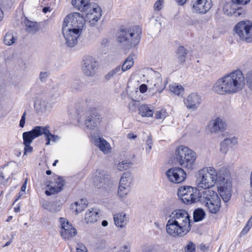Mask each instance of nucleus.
Instances as JSON below:
<instances>
[{
  "instance_id": "3",
  "label": "nucleus",
  "mask_w": 252,
  "mask_h": 252,
  "mask_svg": "<svg viewBox=\"0 0 252 252\" xmlns=\"http://www.w3.org/2000/svg\"><path fill=\"white\" fill-rule=\"evenodd\" d=\"M224 170L218 173L211 166L205 167L199 170L196 175L195 185L198 189H208L213 187L217 182L222 183L225 180Z\"/></svg>"
},
{
  "instance_id": "43",
  "label": "nucleus",
  "mask_w": 252,
  "mask_h": 252,
  "mask_svg": "<svg viewBox=\"0 0 252 252\" xmlns=\"http://www.w3.org/2000/svg\"><path fill=\"white\" fill-rule=\"evenodd\" d=\"M123 72L121 69V67L118 66L115 68L109 71L106 75L105 79L107 80H110L116 75H120Z\"/></svg>"
},
{
  "instance_id": "28",
  "label": "nucleus",
  "mask_w": 252,
  "mask_h": 252,
  "mask_svg": "<svg viewBox=\"0 0 252 252\" xmlns=\"http://www.w3.org/2000/svg\"><path fill=\"white\" fill-rule=\"evenodd\" d=\"M94 144L104 154H107L111 152V148L110 144L103 138H96L94 140Z\"/></svg>"
},
{
  "instance_id": "7",
  "label": "nucleus",
  "mask_w": 252,
  "mask_h": 252,
  "mask_svg": "<svg viewBox=\"0 0 252 252\" xmlns=\"http://www.w3.org/2000/svg\"><path fill=\"white\" fill-rule=\"evenodd\" d=\"M147 82L149 90H155L159 93H161L165 89L167 83L165 81L162 82L160 73L152 69L148 70Z\"/></svg>"
},
{
  "instance_id": "14",
  "label": "nucleus",
  "mask_w": 252,
  "mask_h": 252,
  "mask_svg": "<svg viewBox=\"0 0 252 252\" xmlns=\"http://www.w3.org/2000/svg\"><path fill=\"white\" fill-rule=\"evenodd\" d=\"M168 180L173 183L179 184L183 182L186 178V173L180 167L170 168L166 172Z\"/></svg>"
},
{
  "instance_id": "38",
  "label": "nucleus",
  "mask_w": 252,
  "mask_h": 252,
  "mask_svg": "<svg viewBox=\"0 0 252 252\" xmlns=\"http://www.w3.org/2000/svg\"><path fill=\"white\" fill-rule=\"evenodd\" d=\"M193 216L195 221H199L204 218L205 213L202 209L198 208L194 211Z\"/></svg>"
},
{
  "instance_id": "49",
  "label": "nucleus",
  "mask_w": 252,
  "mask_h": 252,
  "mask_svg": "<svg viewBox=\"0 0 252 252\" xmlns=\"http://www.w3.org/2000/svg\"><path fill=\"white\" fill-rule=\"evenodd\" d=\"M153 145V140L150 136H148L147 140L146 142V150L147 152L150 153L152 149Z\"/></svg>"
},
{
  "instance_id": "30",
  "label": "nucleus",
  "mask_w": 252,
  "mask_h": 252,
  "mask_svg": "<svg viewBox=\"0 0 252 252\" xmlns=\"http://www.w3.org/2000/svg\"><path fill=\"white\" fill-rule=\"evenodd\" d=\"M98 218V210L96 209L93 208L91 210H88L85 214V220L88 224L95 222Z\"/></svg>"
},
{
  "instance_id": "13",
  "label": "nucleus",
  "mask_w": 252,
  "mask_h": 252,
  "mask_svg": "<svg viewBox=\"0 0 252 252\" xmlns=\"http://www.w3.org/2000/svg\"><path fill=\"white\" fill-rule=\"evenodd\" d=\"M82 31L76 29H70L62 27V32L66 41V45L72 47L76 45L77 39L82 33Z\"/></svg>"
},
{
  "instance_id": "60",
  "label": "nucleus",
  "mask_w": 252,
  "mask_h": 252,
  "mask_svg": "<svg viewBox=\"0 0 252 252\" xmlns=\"http://www.w3.org/2000/svg\"><path fill=\"white\" fill-rule=\"evenodd\" d=\"M2 0H0V22L2 21L3 18V12L2 10Z\"/></svg>"
},
{
  "instance_id": "5",
  "label": "nucleus",
  "mask_w": 252,
  "mask_h": 252,
  "mask_svg": "<svg viewBox=\"0 0 252 252\" xmlns=\"http://www.w3.org/2000/svg\"><path fill=\"white\" fill-rule=\"evenodd\" d=\"M141 32V28L136 26L129 29H121L117 32L116 36L118 42L134 47L139 43Z\"/></svg>"
},
{
  "instance_id": "32",
  "label": "nucleus",
  "mask_w": 252,
  "mask_h": 252,
  "mask_svg": "<svg viewBox=\"0 0 252 252\" xmlns=\"http://www.w3.org/2000/svg\"><path fill=\"white\" fill-rule=\"evenodd\" d=\"M132 182V177L131 173L129 172H125L120 180L119 185L130 188Z\"/></svg>"
},
{
  "instance_id": "41",
  "label": "nucleus",
  "mask_w": 252,
  "mask_h": 252,
  "mask_svg": "<svg viewBox=\"0 0 252 252\" xmlns=\"http://www.w3.org/2000/svg\"><path fill=\"white\" fill-rule=\"evenodd\" d=\"M169 90L170 92L175 94L179 95L184 92V89L181 85L174 84L169 86Z\"/></svg>"
},
{
  "instance_id": "40",
  "label": "nucleus",
  "mask_w": 252,
  "mask_h": 252,
  "mask_svg": "<svg viewBox=\"0 0 252 252\" xmlns=\"http://www.w3.org/2000/svg\"><path fill=\"white\" fill-rule=\"evenodd\" d=\"M26 31L29 33H34L38 30L37 24L32 21L27 20L25 21Z\"/></svg>"
},
{
  "instance_id": "63",
  "label": "nucleus",
  "mask_w": 252,
  "mask_h": 252,
  "mask_svg": "<svg viewBox=\"0 0 252 252\" xmlns=\"http://www.w3.org/2000/svg\"><path fill=\"white\" fill-rule=\"evenodd\" d=\"M27 187V181H26L21 187V191L24 192Z\"/></svg>"
},
{
  "instance_id": "27",
  "label": "nucleus",
  "mask_w": 252,
  "mask_h": 252,
  "mask_svg": "<svg viewBox=\"0 0 252 252\" xmlns=\"http://www.w3.org/2000/svg\"><path fill=\"white\" fill-rule=\"evenodd\" d=\"M237 144L238 139L235 136L225 138L220 142V151L226 154L228 151L229 147H232Z\"/></svg>"
},
{
  "instance_id": "15",
  "label": "nucleus",
  "mask_w": 252,
  "mask_h": 252,
  "mask_svg": "<svg viewBox=\"0 0 252 252\" xmlns=\"http://www.w3.org/2000/svg\"><path fill=\"white\" fill-rule=\"evenodd\" d=\"M223 10L226 15L234 16L235 17H243L245 14L244 9L241 7L238 6L232 0L225 3L223 6Z\"/></svg>"
},
{
  "instance_id": "35",
  "label": "nucleus",
  "mask_w": 252,
  "mask_h": 252,
  "mask_svg": "<svg viewBox=\"0 0 252 252\" xmlns=\"http://www.w3.org/2000/svg\"><path fill=\"white\" fill-rule=\"evenodd\" d=\"M48 102L43 99H39L34 103V108L39 112H44L47 110Z\"/></svg>"
},
{
  "instance_id": "19",
  "label": "nucleus",
  "mask_w": 252,
  "mask_h": 252,
  "mask_svg": "<svg viewBox=\"0 0 252 252\" xmlns=\"http://www.w3.org/2000/svg\"><path fill=\"white\" fill-rule=\"evenodd\" d=\"M97 62L92 57H86L83 60V71L87 76H94L96 70Z\"/></svg>"
},
{
  "instance_id": "50",
  "label": "nucleus",
  "mask_w": 252,
  "mask_h": 252,
  "mask_svg": "<svg viewBox=\"0 0 252 252\" xmlns=\"http://www.w3.org/2000/svg\"><path fill=\"white\" fill-rule=\"evenodd\" d=\"M163 0H157L155 3L154 5V10H156V11L160 10L163 7Z\"/></svg>"
},
{
  "instance_id": "34",
  "label": "nucleus",
  "mask_w": 252,
  "mask_h": 252,
  "mask_svg": "<svg viewBox=\"0 0 252 252\" xmlns=\"http://www.w3.org/2000/svg\"><path fill=\"white\" fill-rule=\"evenodd\" d=\"M87 205L88 202L87 200L81 199L72 205V209L74 210L77 213H80L87 207Z\"/></svg>"
},
{
  "instance_id": "45",
  "label": "nucleus",
  "mask_w": 252,
  "mask_h": 252,
  "mask_svg": "<svg viewBox=\"0 0 252 252\" xmlns=\"http://www.w3.org/2000/svg\"><path fill=\"white\" fill-rule=\"evenodd\" d=\"M131 164V162L129 161H122L117 165V168L120 171H123L128 168Z\"/></svg>"
},
{
  "instance_id": "64",
  "label": "nucleus",
  "mask_w": 252,
  "mask_h": 252,
  "mask_svg": "<svg viewBox=\"0 0 252 252\" xmlns=\"http://www.w3.org/2000/svg\"><path fill=\"white\" fill-rule=\"evenodd\" d=\"M50 7H45L43 8L42 9V11L44 13H46L48 11H50Z\"/></svg>"
},
{
  "instance_id": "17",
  "label": "nucleus",
  "mask_w": 252,
  "mask_h": 252,
  "mask_svg": "<svg viewBox=\"0 0 252 252\" xmlns=\"http://www.w3.org/2000/svg\"><path fill=\"white\" fill-rule=\"evenodd\" d=\"M184 104L188 109L196 111L201 105L202 97L197 93H192L184 99Z\"/></svg>"
},
{
  "instance_id": "8",
  "label": "nucleus",
  "mask_w": 252,
  "mask_h": 252,
  "mask_svg": "<svg viewBox=\"0 0 252 252\" xmlns=\"http://www.w3.org/2000/svg\"><path fill=\"white\" fill-rule=\"evenodd\" d=\"M235 32L240 39L247 42H252V22L242 21L235 26Z\"/></svg>"
},
{
  "instance_id": "18",
  "label": "nucleus",
  "mask_w": 252,
  "mask_h": 252,
  "mask_svg": "<svg viewBox=\"0 0 252 252\" xmlns=\"http://www.w3.org/2000/svg\"><path fill=\"white\" fill-rule=\"evenodd\" d=\"M94 183L97 188H103L109 181V178L106 172L101 169H97L93 174Z\"/></svg>"
},
{
  "instance_id": "62",
  "label": "nucleus",
  "mask_w": 252,
  "mask_h": 252,
  "mask_svg": "<svg viewBox=\"0 0 252 252\" xmlns=\"http://www.w3.org/2000/svg\"><path fill=\"white\" fill-rule=\"evenodd\" d=\"M178 5H183L187 1V0H175Z\"/></svg>"
},
{
  "instance_id": "1",
  "label": "nucleus",
  "mask_w": 252,
  "mask_h": 252,
  "mask_svg": "<svg viewBox=\"0 0 252 252\" xmlns=\"http://www.w3.org/2000/svg\"><path fill=\"white\" fill-rule=\"evenodd\" d=\"M245 85L242 71L237 69L218 79L212 87L213 91L219 95L234 94L241 91Z\"/></svg>"
},
{
  "instance_id": "6",
  "label": "nucleus",
  "mask_w": 252,
  "mask_h": 252,
  "mask_svg": "<svg viewBox=\"0 0 252 252\" xmlns=\"http://www.w3.org/2000/svg\"><path fill=\"white\" fill-rule=\"evenodd\" d=\"M175 155L181 166L189 170L193 169L196 155L193 150L185 146L180 145L176 148Z\"/></svg>"
},
{
  "instance_id": "51",
  "label": "nucleus",
  "mask_w": 252,
  "mask_h": 252,
  "mask_svg": "<svg viewBox=\"0 0 252 252\" xmlns=\"http://www.w3.org/2000/svg\"><path fill=\"white\" fill-rule=\"evenodd\" d=\"M247 84L248 88L252 91V72L249 73L247 76Z\"/></svg>"
},
{
  "instance_id": "39",
  "label": "nucleus",
  "mask_w": 252,
  "mask_h": 252,
  "mask_svg": "<svg viewBox=\"0 0 252 252\" xmlns=\"http://www.w3.org/2000/svg\"><path fill=\"white\" fill-rule=\"evenodd\" d=\"M134 62L132 56H129L124 63L121 70L123 72L129 69L133 65Z\"/></svg>"
},
{
  "instance_id": "4",
  "label": "nucleus",
  "mask_w": 252,
  "mask_h": 252,
  "mask_svg": "<svg viewBox=\"0 0 252 252\" xmlns=\"http://www.w3.org/2000/svg\"><path fill=\"white\" fill-rule=\"evenodd\" d=\"M199 200L210 213H219L221 206V199L217 192L213 190H204L200 193Z\"/></svg>"
},
{
  "instance_id": "52",
  "label": "nucleus",
  "mask_w": 252,
  "mask_h": 252,
  "mask_svg": "<svg viewBox=\"0 0 252 252\" xmlns=\"http://www.w3.org/2000/svg\"><path fill=\"white\" fill-rule=\"evenodd\" d=\"M24 145V155L31 153L32 152V147L31 144H23Z\"/></svg>"
},
{
  "instance_id": "44",
  "label": "nucleus",
  "mask_w": 252,
  "mask_h": 252,
  "mask_svg": "<svg viewBox=\"0 0 252 252\" xmlns=\"http://www.w3.org/2000/svg\"><path fill=\"white\" fill-rule=\"evenodd\" d=\"M60 225L59 227L60 229H63L64 227L65 229H69V227L72 226V224L69 223L68 220L64 218H60L59 219Z\"/></svg>"
},
{
  "instance_id": "25",
  "label": "nucleus",
  "mask_w": 252,
  "mask_h": 252,
  "mask_svg": "<svg viewBox=\"0 0 252 252\" xmlns=\"http://www.w3.org/2000/svg\"><path fill=\"white\" fill-rule=\"evenodd\" d=\"M41 135L44 134L46 140V146L50 144L51 141L56 142L60 139V137L58 135L52 134L50 131V126L47 125L45 126H40Z\"/></svg>"
},
{
  "instance_id": "61",
  "label": "nucleus",
  "mask_w": 252,
  "mask_h": 252,
  "mask_svg": "<svg viewBox=\"0 0 252 252\" xmlns=\"http://www.w3.org/2000/svg\"><path fill=\"white\" fill-rule=\"evenodd\" d=\"M127 137L129 139H134L137 137V135L132 132H130L127 134Z\"/></svg>"
},
{
  "instance_id": "22",
  "label": "nucleus",
  "mask_w": 252,
  "mask_h": 252,
  "mask_svg": "<svg viewBox=\"0 0 252 252\" xmlns=\"http://www.w3.org/2000/svg\"><path fill=\"white\" fill-rule=\"evenodd\" d=\"M86 12L87 19L93 25H94L101 16V8L96 4L90 5V7Z\"/></svg>"
},
{
  "instance_id": "37",
  "label": "nucleus",
  "mask_w": 252,
  "mask_h": 252,
  "mask_svg": "<svg viewBox=\"0 0 252 252\" xmlns=\"http://www.w3.org/2000/svg\"><path fill=\"white\" fill-rule=\"evenodd\" d=\"M187 52L186 49L183 46H180L177 50V56L178 61L180 63H183L186 61Z\"/></svg>"
},
{
  "instance_id": "29",
  "label": "nucleus",
  "mask_w": 252,
  "mask_h": 252,
  "mask_svg": "<svg viewBox=\"0 0 252 252\" xmlns=\"http://www.w3.org/2000/svg\"><path fill=\"white\" fill-rule=\"evenodd\" d=\"M72 4L75 8L82 12H87L90 5L89 0H72Z\"/></svg>"
},
{
  "instance_id": "55",
  "label": "nucleus",
  "mask_w": 252,
  "mask_h": 252,
  "mask_svg": "<svg viewBox=\"0 0 252 252\" xmlns=\"http://www.w3.org/2000/svg\"><path fill=\"white\" fill-rule=\"evenodd\" d=\"M26 116V112H25L23 114V115L21 117V119L20 121V123H19V126L21 127H23L25 126Z\"/></svg>"
},
{
  "instance_id": "57",
  "label": "nucleus",
  "mask_w": 252,
  "mask_h": 252,
  "mask_svg": "<svg viewBox=\"0 0 252 252\" xmlns=\"http://www.w3.org/2000/svg\"><path fill=\"white\" fill-rule=\"evenodd\" d=\"M147 90V86L145 84H142L139 87V91L141 93H145Z\"/></svg>"
},
{
  "instance_id": "12",
  "label": "nucleus",
  "mask_w": 252,
  "mask_h": 252,
  "mask_svg": "<svg viewBox=\"0 0 252 252\" xmlns=\"http://www.w3.org/2000/svg\"><path fill=\"white\" fill-rule=\"evenodd\" d=\"M82 31L76 29H70L62 27V32L66 41V45L72 47L76 45L77 39L82 33Z\"/></svg>"
},
{
  "instance_id": "56",
  "label": "nucleus",
  "mask_w": 252,
  "mask_h": 252,
  "mask_svg": "<svg viewBox=\"0 0 252 252\" xmlns=\"http://www.w3.org/2000/svg\"><path fill=\"white\" fill-rule=\"evenodd\" d=\"M77 252H88L86 247L82 244L78 245L76 248Z\"/></svg>"
},
{
  "instance_id": "54",
  "label": "nucleus",
  "mask_w": 252,
  "mask_h": 252,
  "mask_svg": "<svg viewBox=\"0 0 252 252\" xmlns=\"http://www.w3.org/2000/svg\"><path fill=\"white\" fill-rule=\"evenodd\" d=\"M49 76L48 72H41L39 75V79L41 81H44Z\"/></svg>"
},
{
  "instance_id": "46",
  "label": "nucleus",
  "mask_w": 252,
  "mask_h": 252,
  "mask_svg": "<svg viewBox=\"0 0 252 252\" xmlns=\"http://www.w3.org/2000/svg\"><path fill=\"white\" fill-rule=\"evenodd\" d=\"M167 115V112L164 109L158 110L155 113V118L157 119H164Z\"/></svg>"
},
{
  "instance_id": "23",
  "label": "nucleus",
  "mask_w": 252,
  "mask_h": 252,
  "mask_svg": "<svg viewBox=\"0 0 252 252\" xmlns=\"http://www.w3.org/2000/svg\"><path fill=\"white\" fill-rule=\"evenodd\" d=\"M208 126L211 133H218L225 130L226 124L222 118L218 117L212 120L208 124Z\"/></svg>"
},
{
  "instance_id": "59",
  "label": "nucleus",
  "mask_w": 252,
  "mask_h": 252,
  "mask_svg": "<svg viewBox=\"0 0 252 252\" xmlns=\"http://www.w3.org/2000/svg\"><path fill=\"white\" fill-rule=\"evenodd\" d=\"M130 250L128 247L126 245L123 246L118 252H129Z\"/></svg>"
},
{
  "instance_id": "36",
  "label": "nucleus",
  "mask_w": 252,
  "mask_h": 252,
  "mask_svg": "<svg viewBox=\"0 0 252 252\" xmlns=\"http://www.w3.org/2000/svg\"><path fill=\"white\" fill-rule=\"evenodd\" d=\"M139 114L142 117H150L153 115V111L147 105H142L139 108Z\"/></svg>"
},
{
  "instance_id": "48",
  "label": "nucleus",
  "mask_w": 252,
  "mask_h": 252,
  "mask_svg": "<svg viewBox=\"0 0 252 252\" xmlns=\"http://www.w3.org/2000/svg\"><path fill=\"white\" fill-rule=\"evenodd\" d=\"M244 198L246 202L249 204H252V189L245 193Z\"/></svg>"
},
{
  "instance_id": "24",
  "label": "nucleus",
  "mask_w": 252,
  "mask_h": 252,
  "mask_svg": "<svg viewBox=\"0 0 252 252\" xmlns=\"http://www.w3.org/2000/svg\"><path fill=\"white\" fill-rule=\"evenodd\" d=\"M41 136L40 126H36L32 130L23 133V144H31L36 138Z\"/></svg>"
},
{
  "instance_id": "11",
  "label": "nucleus",
  "mask_w": 252,
  "mask_h": 252,
  "mask_svg": "<svg viewBox=\"0 0 252 252\" xmlns=\"http://www.w3.org/2000/svg\"><path fill=\"white\" fill-rule=\"evenodd\" d=\"M224 172L225 180L222 183H220V186L219 188L218 191L222 200L224 202H227L231 196L232 184L230 180V173L229 171L225 169Z\"/></svg>"
},
{
  "instance_id": "16",
  "label": "nucleus",
  "mask_w": 252,
  "mask_h": 252,
  "mask_svg": "<svg viewBox=\"0 0 252 252\" xmlns=\"http://www.w3.org/2000/svg\"><path fill=\"white\" fill-rule=\"evenodd\" d=\"M64 186V180L62 177L57 175L54 176L53 181H51L47 185L48 189L45 190V194L51 195L60 192Z\"/></svg>"
},
{
  "instance_id": "42",
  "label": "nucleus",
  "mask_w": 252,
  "mask_h": 252,
  "mask_svg": "<svg viewBox=\"0 0 252 252\" xmlns=\"http://www.w3.org/2000/svg\"><path fill=\"white\" fill-rule=\"evenodd\" d=\"M130 190V188H127L126 187L119 185L118 190V195L120 198L123 199L125 198L128 194Z\"/></svg>"
},
{
  "instance_id": "26",
  "label": "nucleus",
  "mask_w": 252,
  "mask_h": 252,
  "mask_svg": "<svg viewBox=\"0 0 252 252\" xmlns=\"http://www.w3.org/2000/svg\"><path fill=\"white\" fill-rule=\"evenodd\" d=\"M115 225L118 228L126 227L129 221L128 216L123 212L116 214L113 216Z\"/></svg>"
},
{
  "instance_id": "9",
  "label": "nucleus",
  "mask_w": 252,
  "mask_h": 252,
  "mask_svg": "<svg viewBox=\"0 0 252 252\" xmlns=\"http://www.w3.org/2000/svg\"><path fill=\"white\" fill-rule=\"evenodd\" d=\"M85 22V18L82 15L78 12H73L64 18L63 27L82 31Z\"/></svg>"
},
{
  "instance_id": "53",
  "label": "nucleus",
  "mask_w": 252,
  "mask_h": 252,
  "mask_svg": "<svg viewBox=\"0 0 252 252\" xmlns=\"http://www.w3.org/2000/svg\"><path fill=\"white\" fill-rule=\"evenodd\" d=\"M252 226V215L251 218L248 221L247 223V224L245 228L242 230V232L245 231L247 232L250 228Z\"/></svg>"
},
{
  "instance_id": "58",
  "label": "nucleus",
  "mask_w": 252,
  "mask_h": 252,
  "mask_svg": "<svg viewBox=\"0 0 252 252\" xmlns=\"http://www.w3.org/2000/svg\"><path fill=\"white\" fill-rule=\"evenodd\" d=\"M250 0H232L233 2L236 3V4H246L248 2L250 1Z\"/></svg>"
},
{
  "instance_id": "2",
  "label": "nucleus",
  "mask_w": 252,
  "mask_h": 252,
  "mask_svg": "<svg viewBox=\"0 0 252 252\" xmlns=\"http://www.w3.org/2000/svg\"><path fill=\"white\" fill-rule=\"evenodd\" d=\"M190 217L186 210H175L169 216L166 225V232L173 237H183L190 230Z\"/></svg>"
},
{
  "instance_id": "31",
  "label": "nucleus",
  "mask_w": 252,
  "mask_h": 252,
  "mask_svg": "<svg viewBox=\"0 0 252 252\" xmlns=\"http://www.w3.org/2000/svg\"><path fill=\"white\" fill-rule=\"evenodd\" d=\"M17 40V37L14 36L13 32L11 31L7 32L3 36L2 42L7 46H11Z\"/></svg>"
},
{
  "instance_id": "21",
  "label": "nucleus",
  "mask_w": 252,
  "mask_h": 252,
  "mask_svg": "<svg viewBox=\"0 0 252 252\" xmlns=\"http://www.w3.org/2000/svg\"><path fill=\"white\" fill-rule=\"evenodd\" d=\"M101 119V116L96 112L90 113L87 115L84 125L89 129H95L100 125Z\"/></svg>"
},
{
  "instance_id": "33",
  "label": "nucleus",
  "mask_w": 252,
  "mask_h": 252,
  "mask_svg": "<svg viewBox=\"0 0 252 252\" xmlns=\"http://www.w3.org/2000/svg\"><path fill=\"white\" fill-rule=\"evenodd\" d=\"M77 233L76 229L73 226L69 229L64 227L63 229L60 230V234L63 239H69L76 235Z\"/></svg>"
},
{
  "instance_id": "47",
  "label": "nucleus",
  "mask_w": 252,
  "mask_h": 252,
  "mask_svg": "<svg viewBox=\"0 0 252 252\" xmlns=\"http://www.w3.org/2000/svg\"><path fill=\"white\" fill-rule=\"evenodd\" d=\"M195 245L191 242H189L185 247V252H195Z\"/></svg>"
},
{
  "instance_id": "20",
  "label": "nucleus",
  "mask_w": 252,
  "mask_h": 252,
  "mask_svg": "<svg viewBox=\"0 0 252 252\" xmlns=\"http://www.w3.org/2000/svg\"><path fill=\"white\" fill-rule=\"evenodd\" d=\"M212 6V0H194L192 9L196 13L205 14L211 9Z\"/></svg>"
},
{
  "instance_id": "10",
  "label": "nucleus",
  "mask_w": 252,
  "mask_h": 252,
  "mask_svg": "<svg viewBox=\"0 0 252 252\" xmlns=\"http://www.w3.org/2000/svg\"><path fill=\"white\" fill-rule=\"evenodd\" d=\"M178 196L186 204H192L198 200L197 188L191 186H183L179 188Z\"/></svg>"
}]
</instances>
